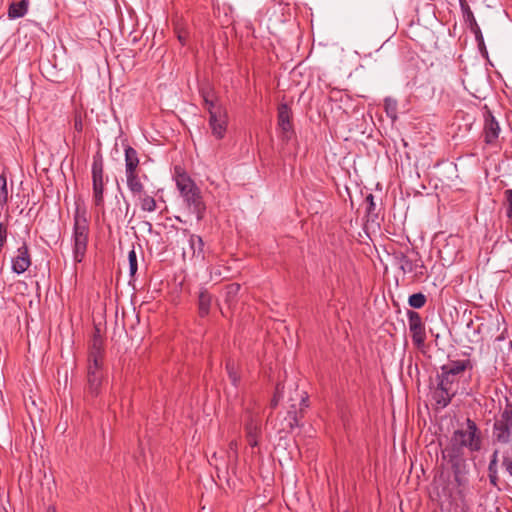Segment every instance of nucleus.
<instances>
[{"label": "nucleus", "instance_id": "obj_22", "mask_svg": "<svg viewBox=\"0 0 512 512\" xmlns=\"http://www.w3.org/2000/svg\"><path fill=\"white\" fill-rule=\"evenodd\" d=\"M199 314L201 317L208 315L211 305V295L206 291L202 290L198 297Z\"/></svg>", "mask_w": 512, "mask_h": 512}, {"label": "nucleus", "instance_id": "obj_46", "mask_svg": "<svg viewBox=\"0 0 512 512\" xmlns=\"http://www.w3.org/2000/svg\"><path fill=\"white\" fill-rule=\"evenodd\" d=\"M146 225H147V226L149 227V230H151V228H152V225H151V223H149V222H146Z\"/></svg>", "mask_w": 512, "mask_h": 512}, {"label": "nucleus", "instance_id": "obj_14", "mask_svg": "<svg viewBox=\"0 0 512 512\" xmlns=\"http://www.w3.org/2000/svg\"><path fill=\"white\" fill-rule=\"evenodd\" d=\"M461 9L463 12V19H464L465 23L467 24L469 30L474 34L475 39L478 43V46L479 47L484 46L483 34L481 32V29L474 17V14L471 11L469 5L466 2L461 3Z\"/></svg>", "mask_w": 512, "mask_h": 512}, {"label": "nucleus", "instance_id": "obj_28", "mask_svg": "<svg viewBox=\"0 0 512 512\" xmlns=\"http://www.w3.org/2000/svg\"><path fill=\"white\" fill-rule=\"evenodd\" d=\"M384 106L388 117L395 120L397 118V101L391 98H386Z\"/></svg>", "mask_w": 512, "mask_h": 512}, {"label": "nucleus", "instance_id": "obj_4", "mask_svg": "<svg viewBox=\"0 0 512 512\" xmlns=\"http://www.w3.org/2000/svg\"><path fill=\"white\" fill-rule=\"evenodd\" d=\"M93 202L104 213V161L100 153L93 156L92 162Z\"/></svg>", "mask_w": 512, "mask_h": 512}, {"label": "nucleus", "instance_id": "obj_11", "mask_svg": "<svg viewBox=\"0 0 512 512\" xmlns=\"http://www.w3.org/2000/svg\"><path fill=\"white\" fill-rule=\"evenodd\" d=\"M396 259L398 260L399 268L404 273H414L415 280H420L423 278L424 272L418 271V268H424V263L421 258L412 260L404 253H400L396 256Z\"/></svg>", "mask_w": 512, "mask_h": 512}, {"label": "nucleus", "instance_id": "obj_21", "mask_svg": "<svg viewBox=\"0 0 512 512\" xmlns=\"http://www.w3.org/2000/svg\"><path fill=\"white\" fill-rule=\"evenodd\" d=\"M188 241L192 255L198 259L204 260V241L202 237L196 234H189Z\"/></svg>", "mask_w": 512, "mask_h": 512}, {"label": "nucleus", "instance_id": "obj_37", "mask_svg": "<svg viewBox=\"0 0 512 512\" xmlns=\"http://www.w3.org/2000/svg\"><path fill=\"white\" fill-rule=\"evenodd\" d=\"M7 238L6 228L0 223V244L4 245Z\"/></svg>", "mask_w": 512, "mask_h": 512}, {"label": "nucleus", "instance_id": "obj_24", "mask_svg": "<svg viewBox=\"0 0 512 512\" xmlns=\"http://www.w3.org/2000/svg\"><path fill=\"white\" fill-rule=\"evenodd\" d=\"M365 204H366V216L368 220L374 221L378 217L377 207L376 203L374 201L373 194L369 193L365 197Z\"/></svg>", "mask_w": 512, "mask_h": 512}, {"label": "nucleus", "instance_id": "obj_45", "mask_svg": "<svg viewBox=\"0 0 512 512\" xmlns=\"http://www.w3.org/2000/svg\"><path fill=\"white\" fill-rule=\"evenodd\" d=\"M179 40H180V42H182V43L184 44L185 39H184V37H183V36H181V35H180V36H179Z\"/></svg>", "mask_w": 512, "mask_h": 512}, {"label": "nucleus", "instance_id": "obj_30", "mask_svg": "<svg viewBox=\"0 0 512 512\" xmlns=\"http://www.w3.org/2000/svg\"><path fill=\"white\" fill-rule=\"evenodd\" d=\"M503 205L506 209L507 218L512 219V189H507L504 191Z\"/></svg>", "mask_w": 512, "mask_h": 512}, {"label": "nucleus", "instance_id": "obj_16", "mask_svg": "<svg viewBox=\"0 0 512 512\" xmlns=\"http://www.w3.org/2000/svg\"><path fill=\"white\" fill-rule=\"evenodd\" d=\"M455 394V391L447 388L446 386H439L437 383V387L434 392V399L437 405L444 408L450 404Z\"/></svg>", "mask_w": 512, "mask_h": 512}, {"label": "nucleus", "instance_id": "obj_5", "mask_svg": "<svg viewBox=\"0 0 512 512\" xmlns=\"http://www.w3.org/2000/svg\"><path fill=\"white\" fill-rule=\"evenodd\" d=\"M468 368H472L470 360L450 361L448 364L441 366V372L436 377L439 386H446L453 390V385L457 382V376Z\"/></svg>", "mask_w": 512, "mask_h": 512}, {"label": "nucleus", "instance_id": "obj_20", "mask_svg": "<svg viewBox=\"0 0 512 512\" xmlns=\"http://www.w3.org/2000/svg\"><path fill=\"white\" fill-rule=\"evenodd\" d=\"M139 157L137 151L131 147L125 148V172L139 171Z\"/></svg>", "mask_w": 512, "mask_h": 512}, {"label": "nucleus", "instance_id": "obj_15", "mask_svg": "<svg viewBox=\"0 0 512 512\" xmlns=\"http://www.w3.org/2000/svg\"><path fill=\"white\" fill-rule=\"evenodd\" d=\"M245 432L248 444L251 447H257L258 440L261 436L260 423L253 417H250L247 423L245 424Z\"/></svg>", "mask_w": 512, "mask_h": 512}, {"label": "nucleus", "instance_id": "obj_26", "mask_svg": "<svg viewBox=\"0 0 512 512\" xmlns=\"http://www.w3.org/2000/svg\"><path fill=\"white\" fill-rule=\"evenodd\" d=\"M8 202L7 179L4 173L0 175V208H3Z\"/></svg>", "mask_w": 512, "mask_h": 512}, {"label": "nucleus", "instance_id": "obj_1", "mask_svg": "<svg viewBox=\"0 0 512 512\" xmlns=\"http://www.w3.org/2000/svg\"><path fill=\"white\" fill-rule=\"evenodd\" d=\"M106 376L103 339L97 332L90 344L87 359V383L85 386L87 400H94L101 394Z\"/></svg>", "mask_w": 512, "mask_h": 512}, {"label": "nucleus", "instance_id": "obj_23", "mask_svg": "<svg viewBox=\"0 0 512 512\" xmlns=\"http://www.w3.org/2000/svg\"><path fill=\"white\" fill-rule=\"evenodd\" d=\"M139 196L140 206L143 211L153 212L156 210V201L152 196L147 195L144 191Z\"/></svg>", "mask_w": 512, "mask_h": 512}, {"label": "nucleus", "instance_id": "obj_12", "mask_svg": "<svg viewBox=\"0 0 512 512\" xmlns=\"http://www.w3.org/2000/svg\"><path fill=\"white\" fill-rule=\"evenodd\" d=\"M228 119L226 111L211 112L209 116V127L216 139L224 138L227 131Z\"/></svg>", "mask_w": 512, "mask_h": 512}, {"label": "nucleus", "instance_id": "obj_36", "mask_svg": "<svg viewBox=\"0 0 512 512\" xmlns=\"http://www.w3.org/2000/svg\"><path fill=\"white\" fill-rule=\"evenodd\" d=\"M74 129L77 132H82V130H83V122H82V118L80 115H76L74 118Z\"/></svg>", "mask_w": 512, "mask_h": 512}, {"label": "nucleus", "instance_id": "obj_33", "mask_svg": "<svg viewBox=\"0 0 512 512\" xmlns=\"http://www.w3.org/2000/svg\"><path fill=\"white\" fill-rule=\"evenodd\" d=\"M288 418H289L288 426L290 429H293L294 427H297L299 425L298 414L296 411L289 410Z\"/></svg>", "mask_w": 512, "mask_h": 512}, {"label": "nucleus", "instance_id": "obj_47", "mask_svg": "<svg viewBox=\"0 0 512 512\" xmlns=\"http://www.w3.org/2000/svg\"><path fill=\"white\" fill-rule=\"evenodd\" d=\"M425 269L426 267L424 266V268H418V271H423L425 273Z\"/></svg>", "mask_w": 512, "mask_h": 512}, {"label": "nucleus", "instance_id": "obj_41", "mask_svg": "<svg viewBox=\"0 0 512 512\" xmlns=\"http://www.w3.org/2000/svg\"><path fill=\"white\" fill-rule=\"evenodd\" d=\"M301 406L302 407H308V398L307 396L306 397H303L301 398Z\"/></svg>", "mask_w": 512, "mask_h": 512}, {"label": "nucleus", "instance_id": "obj_38", "mask_svg": "<svg viewBox=\"0 0 512 512\" xmlns=\"http://www.w3.org/2000/svg\"><path fill=\"white\" fill-rule=\"evenodd\" d=\"M237 448H238L237 441L232 440L229 443V451L234 454L235 458H237Z\"/></svg>", "mask_w": 512, "mask_h": 512}, {"label": "nucleus", "instance_id": "obj_3", "mask_svg": "<svg viewBox=\"0 0 512 512\" xmlns=\"http://www.w3.org/2000/svg\"><path fill=\"white\" fill-rule=\"evenodd\" d=\"M89 224L85 212L80 213L78 210L74 215L73 226V257L75 262L83 261L88 245Z\"/></svg>", "mask_w": 512, "mask_h": 512}, {"label": "nucleus", "instance_id": "obj_27", "mask_svg": "<svg viewBox=\"0 0 512 512\" xmlns=\"http://www.w3.org/2000/svg\"><path fill=\"white\" fill-rule=\"evenodd\" d=\"M426 301V296L421 292L410 295L408 299L409 305L415 309L422 308L425 305Z\"/></svg>", "mask_w": 512, "mask_h": 512}, {"label": "nucleus", "instance_id": "obj_7", "mask_svg": "<svg viewBox=\"0 0 512 512\" xmlns=\"http://www.w3.org/2000/svg\"><path fill=\"white\" fill-rule=\"evenodd\" d=\"M407 316L412 341L415 346L422 347L426 339L425 325L422 318L418 312L413 310H408Z\"/></svg>", "mask_w": 512, "mask_h": 512}, {"label": "nucleus", "instance_id": "obj_29", "mask_svg": "<svg viewBox=\"0 0 512 512\" xmlns=\"http://www.w3.org/2000/svg\"><path fill=\"white\" fill-rule=\"evenodd\" d=\"M128 261L130 276L133 277L138 269L137 255L134 246H132V249L128 253Z\"/></svg>", "mask_w": 512, "mask_h": 512}, {"label": "nucleus", "instance_id": "obj_19", "mask_svg": "<svg viewBox=\"0 0 512 512\" xmlns=\"http://www.w3.org/2000/svg\"><path fill=\"white\" fill-rule=\"evenodd\" d=\"M139 171L125 172L127 186L129 190L134 194H141L144 191V185L139 177Z\"/></svg>", "mask_w": 512, "mask_h": 512}, {"label": "nucleus", "instance_id": "obj_43", "mask_svg": "<svg viewBox=\"0 0 512 512\" xmlns=\"http://www.w3.org/2000/svg\"><path fill=\"white\" fill-rule=\"evenodd\" d=\"M46 512H56V509L53 506H49Z\"/></svg>", "mask_w": 512, "mask_h": 512}, {"label": "nucleus", "instance_id": "obj_10", "mask_svg": "<svg viewBox=\"0 0 512 512\" xmlns=\"http://www.w3.org/2000/svg\"><path fill=\"white\" fill-rule=\"evenodd\" d=\"M12 271L16 274H23L31 265V257L26 242L17 248L16 255L12 258Z\"/></svg>", "mask_w": 512, "mask_h": 512}, {"label": "nucleus", "instance_id": "obj_31", "mask_svg": "<svg viewBox=\"0 0 512 512\" xmlns=\"http://www.w3.org/2000/svg\"><path fill=\"white\" fill-rule=\"evenodd\" d=\"M200 95L204 102H208V99H214V91L210 86H205L200 89Z\"/></svg>", "mask_w": 512, "mask_h": 512}, {"label": "nucleus", "instance_id": "obj_13", "mask_svg": "<svg viewBox=\"0 0 512 512\" xmlns=\"http://www.w3.org/2000/svg\"><path fill=\"white\" fill-rule=\"evenodd\" d=\"M175 183L176 187L179 190L182 198L187 195L195 192L199 187L195 184V182L190 178V176L183 171L180 167H175Z\"/></svg>", "mask_w": 512, "mask_h": 512}, {"label": "nucleus", "instance_id": "obj_44", "mask_svg": "<svg viewBox=\"0 0 512 512\" xmlns=\"http://www.w3.org/2000/svg\"><path fill=\"white\" fill-rule=\"evenodd\" d=\"M212 460H217V455H216V453H214V454L212 455L210 462H211Z\"/></svg>", "mask_w": 512, "mask_h": 512}, {"label": "nucleus", "instance_id": "obj_48", "mask_svg": "<svg viewBox=\"0 0 512 512\" xmlns=\"http://www.w3.org/2000/svg\"><path fill=\"white\" fill-rule=\"evenodd\" d=\"M464 2H466V1L465 0H460V3H464Z\"/></svg>", "mask_w": 512, "mask_h": 512}, {"label": "nucleus", "instance_id": "obj_17", "mask_svg": "<svg viewBox=\"0 0 512 512\" xmlns=\"http://www.w3.org/2000/svg\"><path fill=\"white\" fill-rule=\"evenodd\" d=\"M290 115V108L287 104H281L278 107V125L284 133L290 132L292 130Z\"/></svg>", "mask_w": 512, "mask_h": 512}, {"label": "nucleus", "instance_id": "obj_2", "mask_svg": "<svg viewBox=\"0 0 512 512\" xmlns=\"http://www.w3.org/2000/svg\"><path fill=\"white\" fill-rule=\"evenodd\" d=\"M481 432L479 431L476 423L470 419H466V428L457 429L453 432L450 439V446L447 447L444 453L451 462L460 458L463 454V449L467 448L471 452H477L481 449Z\"/></svg>", "mask_w": 512, "mask_h": 512}, {"label": "nucleus", "instance_id": "obj_35", "mask_svg": "<svg viewBox=\"0 0 512 512\" xmlns=\"http://www.w3.org/2000/svg\"><path fill=\"white\" fill-rule=\"evenodd\" d=\"M239 290H240L239 284L232 283V284L228 285L226 288L227 297L230 298V297L236 296L237 293L239 292Z\"/></svg>", "mask_w": 512, "mask_h": 512}, {"label": "nucleus", "instance_id": "obj_9", "mask_svg": "<svg viewBox=\"0 0 512 512\" xmlns=\"http://www.w3.org/2000/svg\"><path fill=\"white\" fill-rule=\"evenodd\" d=\"M190 213L196 215L197 221H201L205 216L206 205L203 201L201 190L198 188L195 192L183 198Z\"/></svg>", "mask_w": 512, "mask_h": 512}, {"label": "nucleus", "instance_id": "obj_42", "mask_svg": "<svg viewBox=\"0 0 512 512\" xmlns=\"http://www.w3.org/2000/svg\"><path fill=\"white\" fill-rule=\"evenodd\" d=\"M277 404H278V399L276 398V396H274L271 405H272V407H276Z\"/></svg>", "mask_w": 512, "mask_h": 512}, {"label": "nucleus", "instance_id": "obj_25", "mask_svg": "<svg viewBox=\"0 0 512 512\" xmlns=\"http://www.w3.org/2000/svg\"><path fill=\"white\" fill-rule=\"evenodd\" d=\"M226 370L229 376V379L231 380L232 384L237 387L239 381H240V375L237 370L236 363L233 360H228L226 363Z\"/></svg>", "mask_w": 512, "mask_h": 512}, {"label": "nucleus", "instance_id": "obj_34", "mask_svg": "<svg viewBox=\"0 0 512 512\" xmlns=\"http://www.w3.org/2000/svg\"><path fill=\"white\" fill-rule=\"evenodd\" d=\"M497 462H498V451L495 450L491 456V460L488 465V472H497Z\"/></svg>", "mask_w": 512, "mask_h": 512}, {"label": "nucleus", "instance_id": "obj_40", "mask_svg": "<svg viewBox=\"0 0 512 512\" xmlns=\"http://www.w3.org/2000/svg\"><path fill=\"white\" fill-rule=\"evenodd\" d=\"M506 471L512 476V461L505 463Z\"/></svg>", "mask_w": 512, "mask_h": 512}, {"label": "nucleus", "instance_id": "obj_32", "mask_svg": "<svg viewBox=\"0 0 512 512\" xmlns=\"http://www.w3.org/2000/svg\"><path fill=\"white\" fill-rule=\"evenodd\" d=\"M204 103L209 113V116H211V112H220L225 110L221 106L216 105L214 99H208V102Z\"/></svg>", "mask_w": 512, "mask_h": 512}, {"label": "nucleus", "instance_id": "obj_6", "mask_svg": "<svg viewBox=\"0 0 512 512\" xmlns=\"http://www.w3.org/2000/svg\"><path fill=\"white\" fill-rule=\"evenodd\" d=\"M494 440L500 444H508L512 439V403H507L500 418L493 425Z\"/></svg>", "mask_w": 512, "mask_h": 512}, {"label": "nucleus", "instance_id": "obj_8", "mask_svg": "<svg viewBox=\"0 0 512 512\" xmlns=\"http://www.w3.org/2000/svg\"><path fill=\"white\" fill-rule=\"evenodd\" d=\"M484 125H483V137L484 142L487 145H495L499 137L501 128L499 122L496 120L493 113L485 107L483 113Z\"/></svg>", "mask_w": 512, "mask_h": 512}, {"label": "nucleus", "instance_id": "obj_18", "mask_svg": "<svg viewBox=\"0 0 512 512\" xmlns=\"http://www.w3.org/2000/svg\"><path fill=\"white\" fill-rule=\"evenodd\" d=\"M29 7V0L12 2L8 8V18L18 19L26 15Z\"/></svg>", "mask_w": 512, "mask_h": 512}, {"label": "nucleus", "instance_id": "obj_39", "mask_svg": "<svg viewBox=\"0 0 512 512\" xmlns=\"http://www.w3.org/2000/svg\"><path fill=\"white\" fill-rule=\"evenodd\" d=\"M497 480H498L497 472L496 473L489 472V481H490V483L495 486L496 483H497Z\"/></svg>", "mask_w": 512, "mask_h": 512}]
</instances>
